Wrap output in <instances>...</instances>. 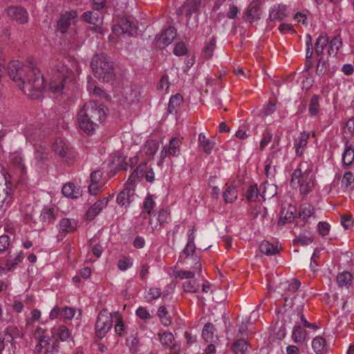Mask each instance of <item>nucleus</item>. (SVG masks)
Masks as SVG:
<instances>
[{"label": "nucleus", "mask_w": 354, "mask_h": 354, "mask_svg": "<svg viewBox=\"0 0 354 354\" xmlns=\"http://www.w3.org/2000/svg\"><path fill=\"white\" fill-rule=\"evenodd\" d=\"M158 149V144L153 140L148 141L145 145V152L147 155L155 154Z\"/></svg>", "instance_id": "680f3d73"}, {"label": "nucleus", "mask_w": 354, "mask_h": 354, "mask_svg": "<svg viewBox=\"0 0 354 354\" xmlns=\"http://www.w3.org/2000/svg\"><path fill=\"white\" fill-rule=\"evenodd\" d=\"M33 339L36 342L34 353L35 354H57L59 351V342L55 339L50 344L51 338L48 332L37 327L33 334Z\"/></svg>", "instance_id": "0eeeda50"}, {"label": "nucleus", "mask_w": 354, "mask_h": 354, "mask_svg": "<svg viewBox=\"0 0 354 354\" xmlns=\"http://www.w3.org/2000/svg\"><path fill=\"white\" fill-rule=\"evenodd\" d=\"M159 340L161 344L171 351L175 349L176 343L173 334L171 332H165L159 334Z\"/></svg>", "instance_id": "cd10ccee"}, {"label": "nucleus", "mask_w": 354, "mask_h": 354, "mask_svg": "<svg viewBox=\"0 0 354 354\" xmlns=\"http://www.w3.org/2000/svg\"><path fill=\"white\" fill-rule=\"evenodd\" d=\"M81 71L78 62L71 58L57 61L48 74V89L56 98L70 101L75 88V73Z\"/></svg>", "instance_id": "f257e3e1"}, {"label": "nucleus", "mask_w": 354, "mask_h": 354, "mask_svg": "<svg viewBox=\"0 0 354 354\" xmlns=\"http://www.w3.org/2000/svg\"><path fill=\"white\" fill-rule=\"evenodd\" d=\"M183 138H172L168 146H165L160 151V158L163 160L165 158L178 157L180 154V147Z\"/></svg>", "instance_id": "ddd939ff"}, {"label": "nucleus", "mask_w": 354, "mask_h": 354, "mask_svg": "<svg viewBox=\"0 0 354 354\" xmlns=\"http://www.w3.org/2000/svg\"><path fill=\"white\" fill-rule=\"evenodd\" d=\"M113 317L105 310L98 315L95 324V333L99 338H103L112 326Z\"/></svg>", "instance_id": "f8f14e48"}, {"label": "nucleus", "mask_w": 354, "mask_h": 354, "mask_svg": "<svg viewBox=\"0 0 354 354\" xmlns=\"http://www.w3.org/2000/svg\"><path fill=\"white\" fill-rule=\"evenodd\" d=\"M277 187L273 184H267L264 183L260 185V196L264 199L266 197L272 198L277 193Z\"/></svg>", "instance_id": "72a5a7b5"}, {"label": "nucleus", "mask_w": 354, "mask_h": 354, "mask_svg": "<svg viewBox=\"0 0 354 354\" xmlns=\"http://www.w3.org/2000/svg\"><path fill=\"white\" fill-rule=\"evenodd\" d=\"M351 274L348 272H343L339 274L337 277V282L339 286H348L351 283Z\"/></svg>", "instance_id": "4d7b16f0"}, {"label": "nucleus", "mask_w": 354, "mask_h": 354, "mask_svg": "<svg viewBox=\"0 0 354 354\" xmlns=\"http://www.w3.org/2000/svg\"><path fill=\"white\" fill-rule=\"evenodd\" d=\"M342 45V38L339 35L335 36L330 41L328 53L329 55H335Z\"/></svg>", "instance_id": "a19ab883"}, {"label": "nucleus", "mask_w": 354, "mask_h": 354, "mask_svg": "<svg viewBox=\"0 0 354 354\" xmlns=\"http://www.w3.org/2000/svg\"><path fill=\"white\" fill-rule=\"evenodd\" d=\"M277 102L274 100H270L264 105L263 112L266 116L272 115L276 110Z\"/></svg>", "instance_id": "69168bd1"}, {"label": "nucleus", "mask_w": 354, "mask_h": 354, "mask_svg": "<svg viewBox=\"0 0 354 354\" xmlns=\"http://www.w3.org/2000/svg\"><path fill=\"white\" fill-rule=\"evenodd\" d=\"M12 337L10 335H0V354L14 353Z\"/></svg>", "instance_id": "393cba45"}, {"label": "nucleus", "mask_w": 354, "mask_h": 354, "mask_svg": "<svg viewBox=\"0 0 354 354\" xmlns=\"http://www.w3.org/2000/svg\"><path fill=\"white\" fill-rule=\"evenodd\" d=\"M259 250L261 253H263L268 256L274 255L279 252L277 246L271 244L268 241H263L260 244Z\"/></svg>", "instance_id": "4c0bfd02"}, {"label": "nucleus", "mask_w": 354, "mask_h": 354, "mask_svg": "<svg viewBox=\"0 0 354 354\" xmlns=\"http://www.w3.org/2000/svg\"><path fill=\"white\" fill-rule=\"evenodd\" d=\"M115 162V160H114ZM116 162H118V166L116 169L118 171L119 170H127L129 167H131L133 165H136L138 162V157L133 156L132 158H122V156H118Z\"/></svg>", "instance_id": "c85d7f7f"}, {"label": "nucleus", "mask_w": 354, "mask_h": 354, "mask_svg": "<svg viewBox=\"0 0 354 354\" xmlns=\"http://www.w3.org/2000/svg\"><path fill=\"white\" fill-rule=\"evenodd\" d=\"M135 194L134 187L129 184L125 185V187L118 194L116 201L121 207L127 208L133 201Z\"/></svg>", "instance_id": "2eb2a0df"}, {"label": "nucleus", "mask_w": 354, "mask_h": 354, "mask_svg": "<svg viewBox=\"0 0 354 354\" xmlns=\"http://www.w3.org/2000/svg\"><path fill=\"white\" fill-rule=\"evenodd\" d=\"M113 35L119 37L120 34L133 37L136 34V27L133 20L129 18H121L112 28Z\"/></svg>", "instance_id": "9b49d317"}, {"label": "nucleus", "mask_w": 354, "mask_h": 354, "mask_svg": "<svg viewBox=\"0 0 354 354\" xmlns=\"http://www.w3.org/2000/svg\"><path fill=\"white\" fill-rule=\"evenodd\" d=\"M328 64L323 58L318 59V64L316 68V73L318 75H323L326 73L328 69Z\"/></svg>", "instance_id": "774afa93"}, {"label": "nucleus", "mask_w": 354, "mask_h": 354, "mask_svg": "<svg viewBox=\"0 0 354 354\" xmlns=\"http://www.w3.org/2000/svg\"><path fill=\"white\" fill-rule=\"evenodd\" d=\"M326 346L325 339L319 336L315 337L312 342V347L315 353H321Z\"/></svg>", "instance_id": "603ef678"}, {"label": "nucleus", "mask_w": 354, "mask_h": 354, "mask_svg": "<svg viewBox=\"0 0 354 354\" xmlns=\"http://www.w3.org/2000/svg\"><path fill=\"white\" fill-rule=\"evenodd\" d=\"M8 73L24 93L32 99L40 96L47 81L32 59L27 60L24 66L18 61L11 62L8 66Z\"/></svg>", "instance_id": "f03ea898"}, {"label": "nucleus", "mask_w": 354, "mask_h": 354, "mask_svg": "<svg viewBox=\"0 0 354 354\" xmlns=\"http://www.w3.org/2000/svg\"><path fill=\"white\" fill-rule=\"evenodd\" d=\"M133 259L130 257H122L118 261V268L121 271H125L133 266Z\"/></svg>", "instance_id": "864d4df0"}, {"label": "nucleus", "mask_w": 354, "mask_h": 354, "mask_svg": "<svg viewBox=\"0 0 354 354\" xmlns=\"http://www.w3.org/2000/svg\"><path fill=\"white\" fill-rule=\"evenodd\" d=\"M138 343H139V339H138V337H136L135 336L131 335L127 338V344L129 347V350H130L131 353H132L133 354H135L136 353L138 352Z\"/></svg>", "instance_id": "e2e57ef3"}, {"label": "nucleus", "mask_w": 354, "mask_h": 354, "mask_svg": "<svg viewBox=\"0 0 354 354\" xmlns=\"http://www.w3.org/2000/svg\"><path fill=\"white\" fill-rule=\"evenodd\" d=\"M8 16L19 24H25L28 21V13L21 7L11 6L7 10Z\"/></svg>", "instance_id": "f3484780"}, {"label": "nucleus", "mask_w": 354, "mask_h": 354, "mask_svg": "<svg viewBox=\"0 0 354 354\" xmlns=\"http://www.w3.org/2000/svg\"><path fill=\"white\" fill-rule=\"evenodd\" d=\"M293 219H294L293 213L292 212L289 213L288 211H286V209H283L281 212V215H280L279 223L281 224H285L287 223L292 222V221Z\"/></svg>", "instance_id": "338daca9"}, {"label": "nucleus", "mask_w": 354, "mask_h": 354, "mask_svg": "<svg viewBox=\"0 0 354 354\" xmlns=\"http://www.w3.org/2000/svg\"><path fill=\"white\" fill-rule=\"evenodd\" d=\"M248 342L244 339H239L234 342L232 351L235 354H245L248 348Z\"/></svg>", "instance_id": "09e8293b"}, {"label": "nucleus", "mask_w": 354, "mask_h": 354, "mask_svg": "<svg viewBox=\"0 0 354 354\" xmlns=\"http://www.w3.org/2000/svg\"><path fill=\"white\" fill-rule=\"evenodd\" d=\"M155 202L152 199V196L151 195H148L143 203V208L145 212H147V214L150 215L153 209L155 207Z\"/></svg>", "instance_id": "0e129e2a"}, {"label": "nucleus", "mask_w": 354, "mask_h": 354, "mask_svg": "<svg viewBox=\"0 0 354 354\" xmlns=\"http://www.w3.org/2000/svg\"><path fill=\"white\" fill-rule=\"evenodd\" d=\"M53 149L62 160L70 163L73 158L71 151L62 138H57L53 143Z\"/></svg>", "instance_id": "4468645a"}, {"label": "nucleus", "mask_w": 354, "mask_h": 354, "mask_svg": "<svg viewBox=\"0 0 354 354\" xmlns=\"http://www.w3.org/2000/svg\"><path fill=\"white\" fill-rule=\"evenodd\" d=\"M147 169V163L142 162L140 163L131 173L129 176L128 180L127 181V184H129L130 186H133L134 187V183L136 180H140L144 175V173Z\"/></svg>", "instance_id": "bb28decb"}, {"label": "nucleus", "mask_w": 354, "mask_h": 354, "mask_svg": "<svg viewBox=\"0 0 354 354\" xmlns=\"http://www.w3.org/2000/svg\"><path fill=\"white\" fill-rule=\"evenodd\" d=\"M260 193L261 192L260 190L259 191L257 185L256 184L252 185L248 187V189L246 191V199L249 202H253L256 200V198L258 197L259 194H260Z\"/></svg>", "instance_id": "5fc2aeb1"}, {"label": "nucleus", "mask_w": 354, "mask_h": 354, "mask_svg": "<svg viewBox=\"0 0 354 354\" xmlns=\"http://www.w3.org/2000/svg\"><path fill=\"white\" fill-rule=\"evenodd\" d=\"M108 199L104 197L102 199L97 201L91 206L86 213V220L91 221L107 205Z\"/></svg>", "instance_id": "aec40b11"}, {"label": "nucleus", "mask_w": 354, "mask_h": 354, "mask_svg": "<svg viewBox=\"0 0 354 354\" xmlns=\"http://www.w3.org/2000/svg\"><path fill=\"white\" fill-rule=\"evenodd\" d=\"M55 216L53 208H44L41 215V221L46 223H50L55 220Z\"/></svg>", "instance_id": "3c124183"}, {"label": "nucleus", "mask_w": 354, "mask_h": 354, "mask_svg": "<svg viewBox=\"0 0 354 354\" xmlns=\"http://www.w3.org/2000/svg\"><path fill=\"white\" fill-rule=\"evenodd\" d=\"M216 145L214 139L207 138L203 133L198 135V146L206 154H210Z\"/></svg>", "instance_id": "b1692460"}, {"label": "nucleus", "mask_w": 354, "mask_h": 354, "mask_svg": "<svg viewBox=\"0 0 354 354\" xmlns=\"http://www.w3.org/2000/svg\"><path fill=\"white\" fill-rule=\"evenodd\" d=\"M2 175L4 179L5 187L0 190V207L6 209L12 203L13 186L17 182V178L11 176L9 171L5 169L2 171Z\"/></svg>", "instance_id": "6e6552de"}, {"label": "nucleus", "mask_w": 354, "mask_h": 354, "mask_svg": "<svg viewBox=\"0 0 354 354\" xmlns=\"http://www.w3.org/2000/svg\"><path fill=\"white\" fill-rule=\"evenodd\" d=\"M53 335L57 336L61 341H68L71 337V334L68 328L64 326H59L57 328H54Z\"/></svg>", "instance_id": "58836bf2"}, {"label": "nucleus", "mask_w": 354, "mask_h": 354, "mask_svg": "<svg viewBox=\"0 0 354 354\" xmlns=\"http://www.w3.org/2000/svg\"><path fill=\"white\" fill-rule=\"evenodd\" d=\"M314 213L313 207L309 204H303L299 208V215L303 220L306 221Z\"/></svg>", "instance_id": "8fccbe9b"}, {"label": "nucleus", "mask_w": 354, "mask_h": 354, "mask_svg": "<svg viewBox=\"0 0 354 354\" xmlns=\"http://www.w3.org/2000/svg\"><path fill=\"white\" fill-rule=\"evenodd\" d=\"M287 16V8L285 5H274L270 9L269 19L270 21H279Z\"/></svg>", "instance_id": "4be33fe9"}, {"label": "nucleus", "mask_w": 354, "mask_h": 354, "mask_svg": "<svg viewBox=\"0 0 354 354\" xmlns=\"http://www.w3.org/2000/svg\"><path fill=\"white\" fill-rule=\"evenodd\" d=\"M223 197L225 203H233L237 198V190L236 187L228 186L225 190Z\"/></svg>", "instance_id": "a18cd8bd"}, {"label": "nucleus", "mask_w": 354, "mask_h": 354, "mask_svg": "<svg viewBox=\"0 0 354 354\" xmlns=\"http://www.w3.org/2000/svg\"><path fill=\"white\" fill-rule=\"evenodd\" d=\"M157 316L160 319L161 324L165 326H169L171 324V318L165 306H161L157 310Z\"/></svg>", "instance_id": "f704fd0d"}, {"label": "nucleus", "mask_w": 354, "mask_h": 354, "mask_svg": "<svg viewBox=\"0 0 354 354\" xmlns=\"http://www.w3.org/2000/svg\"><path fill=\"white\" fill-rule=\"evenodd\" d=\"M176 37V30L172 26H169L162 32L161 34L156 37L157 44L160 46H168Z\"/></svg>", "instance_id": "dca6fc26"}, {"label": "nucleus", "mask_w": 354, "mask_h": 354, "mask_svg": "<svg viewBox=\"0 0 354 354\" xmlns=\"http://www.w3.org/2000/svg\"><path fill=\"white\" fill-rule=\"evenodd\" d=\"M107 111L103 104L95 101L85 103L77 113L79 128L87 135L93 133L99 124L105 120Z\"/></svg>", "instance_id": "7ed1b4c3"}, {"label": "nucleus", "mask_w": 354, "mask_h": 354, "mask_svg": "<svg viewBox=\"0 0 354 354\" xmlns=\"http://www.w3.org/2000/svg\"><path fill=\"white\" fill-rule=\"evenodd\" d=\"M168 215H169V213L167 212V210L163 209H160L158 212V216H157L158 223H156V225H154V226H153L152 220L149 221V223L151 225V227L153 229V228L157 227L158 224L159 225H162V224L167 223Z\"/></svg>", "instance_id": "13d9d810"}, {"label": "nucleus", "mask_w": 354, "mask_h": 354, "mask_svg": "<svg viewBox=\"0 0 354 354\" xmlns=\"http://www.w3.org/2000/svg\"><path fill=\"white\" fill-rule=\"evenodd\" d=\"M310 138V133L308 131L301 132L294 141V147L297 156H302L307 147L308 140Z\"/></svg>", "instance_id": "a211bd4d"}, {"label": "nucleus", "mask_w": 354, "mask_h": 354, "mask_svg": "<svg viewBox=\"0 0 354 354\" xmlns=\"http://www.w3.org/2000/svg\"><path fill=\"white\" fill-rule=\"evenodd\" d=\"M77 12L75 10L66 11L62 13L57 23V31L64 39L75 43L77 39Z\"/></svg>", "instance_id": "39448f33"}, {"label": "nucleus", "mask_w": 354, "mask_h": 354, "mask_svg": "<svg viewBox=\"0 0 354 354\" xmlns=\"http://www.w3.org/2000/svg\"><path fill=\"white\" fill-rule=\"evenodd\" d=\"M161 295V290L158 288H151L145 292V299L148 303L158 299Z\"/></svg>", "instance_id": "6e6d98bb"}, {"label": "nucleus", "mask_w": 354, "mask_h": 354, "mask_svg": "<svg viewBox=\"0 0 354 354\" xmlns=\"http://www.w3.org/2000/svg\"><path fill=\"white\" fill-rule=\"evenodd\" d=\"M82 17L85 21L93 25L97 26L102 23V17L99 10L85 12Z\"/></svg>", "instance_id": "7c9ffc66"}, {"label": "nucleus", "mask_w": 354, "mask_h": 354, "mask_svg": "<svg viewBox=\"0 0 354 354\" xmlns=\"http://www.w3.org/2000/svg\"><path fill=\"white\" fill-rule=\"evenodd\" d=\"M306 330L301 328L300 325L295 326L292 333V339L295 343H301L306 340Z\"/></svg>", "instance_id": "e433bc0d"}, {"label": "nucleus", "mask_w": 354, "mask_h": 354, "mask_svg": "<svg viewBox=\"0 0 354 354\" xmlns=\"http://www.w3.org/2000/svg\"><path fill=\"white\" fill-rule=\"evenodd\" d=\"M199 288L200 285L194 278H192L183 283V288L186 292H196L199 290Z\"/></svg>", "instance_id": "37998d69"}, {"label": "nucleus", "mask_w": 354, "mask_h": 354, "mask_svg": "<svg viewBox=\"0 0 354 354\" xmlns=\"http://www.w3.org/2000/svg\"><path fill=\"white\" fill-rule=\"evenodd\" d=\"M215 328L211 323L206 324L202 330V337L206 342H213Z\"/></svg>", "instance_id": "79ce46f5"}, {"label": "nucleus", "mask_w": 354, "mask_h": 354, "mask_svg": "<svg viewBox=\"0 0 354 354\" xmlns=\"http://www.w3.org/2000/svg\"><path fill=\"white\" fill-rule=\"evenodd\" d=\"M12 162L14 165L15 174H12V171L9 172L11 176L17 178V182L19 180V178L23 177L26 174V167L23 162L21 157L16 156L12 158Z\"/></svg>", "instance_id": "5701e85b"}, {"label": "nucleus", "mask_w": 354, "mask_h": 354, "mask_svg": "<svg viewBox=\"0 0 354 354\" xmlns=\"http://www.w3.org/2000/svg\"><path fill=\"white\" fill-rule=\"evenodd\" d=\"M216 47L215 38L212 37L210 40L205 44L203 50V57L206 59L211 58L213 56L214 51Z\"/></svg>", "instance_id": "c03bdc74"}, {"label": "nucleus", "mask_w": 354, "mask_h": 354, "mask_svg": "<svg viewBox=\"0 0 354 354\" xmlns=\"http://www.w3.org/2000/svg\"><path fill=\"white\" fill-rule=\"evenodd\" d=\"M328 43V38L324 34H321L315 44V51L317 56H321Z\"/></svg>", "instance_id": "473e14b6"}, {"label": "nucleus", "mask_w": 354, "mask_h": 354, "mask_svg": "<svg viewBox=\"0 0 354 354\" xmlns=\"http://www.w3.org/2000/svg\"><path fill=\"white\" fill-rule=\"evenodd\" d=\"M354 161V147L351 145H345L342 154V162L345 166H350Z\"/></svg>", "instance_id": "2f4dec72"}, {"label": "nucleus", "mask_w": 354, "mask_h": 354, "mask_svg": "<svg viewBox=\"0 0 354 354\" xmlns=\"http://www.w3.org/2000/svg\"><path fill=\"white\" fill-rule=\"evenodd\" d=\"M313 167L311 162L303 160L292 174L291 186L298 187L303 196H307L315 187V176Z\"/></svg>", "instance_id": "20e7f679"}, {"label": "nucleus", "mask_w": 354, "mask_h": 354, "mask_svg": "<svg viewBox=\"0 0 354 354\" xmlns=\"http://www.w3.org/2000/svg\"><path fill=\"white\" fill-rule=\"evenodd\" d=\"M169 86L170 82L169 81L168 75H163L157 85V89L160 91H165V93H168Z\"/></svg>", "instance_id": "bf43d9fd"}, {"label": "nucleus", "mask_w": 354, "mask_h": 354, "mask_svg": "<svg viewBox=\"0 0 354 354\" xmlns=\"http://www.w3.org/2000/svg\"><path fill=\"white\" fill-rule=\"evenodd\" d=\"M24 135L27 141L34 145H36L37 142L41 141L44 137V136L41 135L40 129L33 125L28 126L26 128Z\"/></svg>", "instance_id": "6ab92c4d"}, {"label": "nucleus", "mask_w": 354, "mask_h": 354, "mask_svg": "<svg viewBox=\"0 0 354 354\" xmlns=\"http://www.w3.org/2000/svg\"><path fill=\"white\" fill-rule=\"evenodd\" d=\"M143 88L140 86H131L126 87L122 95L120 103L124 105H131L138 103L142 97Z\"/></svg>", "instance_id": "9d476101"}, {"label": "nucleus", "mask_w": 354, "mask_h": 354, "mask_svg": "<svg viewBox=\"0 0 354 354\" xmlns=\"http://www.w3.org/2000/svg\"><path fill=\"white\" fill-rule=\"evenodd\" d=\"M260 8L257 2H252L247 10V17L250 21L257 20L260 17Z\"/></svg>", "instance_id": "ea45409f"}, {"label": "nucleus", "mask_w": 354, "mask_h": 354, "mask_svg": "<svg viewBox=\"0 0 354 354\" xmlns=\"http://www.w3.org/2000/svg\"><path fill=\"white\" fill-rule=\"evenodd\" d=\"M77 227V221L74 218H64L59 221V230L62 232L71 233Z\"/></svg>", "instance_id": "a878e982"}, {"label": "nucleus", "mask_w": 354, "mask_h": 354, "mask_svg": "<svg viewBox=\"0 0 354 354\" xmlns=\"http://www.w3.org/2000/svg\"><path fill=\"white\" fill-rule=\"evenodd\" d=\"M191 260V268L196 272H200L201 271V263L200 262V257L196 254V245L195 243H187L185 248L178 257V262L183 264H188V261Z\"/></svg>", "instance_id": "1a4fd4ad"}, {"label": "nucleus", "mask_w": 354, "mask_h": 354, "mask_svg": "<svg viewBox=\"0 0 354 354\" xmlns=\"http://www.w3.org/2000/svg\"><path fill=\"white\" fill-rule=\"evenodd\" d=\"M201 4V0H186L183 3L185 8V15L190 17L193 14L196 13Z\"/></svg>", "instance_id": "c756f323"}, {"label": "nucleus", "mask_w": 354, "mask_h": 354, "mask_svg": "<svg viewBox=\"0 0 354 354\" xmlns=\"http://www.w3.org/2000/svg\"><path fill=\"white\" fill-rule=\"evenodd\" d=\"M182 102L183 97L180 94H176L171 96L168 104V112L171 114L176 113L177 108L180 105Z\"/></svg>", "instance_id": "c9c22d12"}, {"label": "nucleus", "mask_w": 354, "mask_h": 354, "mask_svg": "<svg viewBox=\"0 0 354 354\" xmlns=\"http://www.w3.org/2000/svg\"><path fill=\"white\" fill-rule=\"evenodd\" d=\"M91 68L95 77L109 82L113 79V62L104 54L95 55L91 62Z\"/></svg>", "instance_id": "423d86ee"}, {"label": "nucleus", "mask_w": 354, "mask_h": 354, "mask_svg": "<svg viewBox=\"0 0 354 354\" xmlns=\"http://www.w3.org/2000/svg\"><path fill=\"white\" fill-rule=\"evenodd\" d=\"M319 99L320 97L317 95L315 94L312 96L308 107V111L311 115H315L319 111Z\"/></svg>", "instance_id": "de8ad7c7"}, {"label": "nucleus", "mask_w": 354, "mask_h": 354, "mask_svg": "<svg viewBox=\"0 0 354 354\" xmlns=\"http://www.w3.org/2000/svg\"><path fill=\"white\" fill-rule=\"evenodd\" d=\"M62 193L66 197L77 198L79 195L78 189H75V186L72 183L65 184L62 188Z\"/></svg>", "instance_id": "49530a36"}, {"label": "nucleus", "mask_w": 354, "mask_h": 354, "mask_svg": "<svg viewBox=\"0 0 354 354\" xmlns=\"http://www.w3.org/2000/svg\"><path fill=\"white\" fill-rule=\"evenodd\" d=\"M281 288L285 291V300L287 301L288 297H290L291 295H293L301 286L300 281L295 279L292 278L286 282L281 283Z\"/></svg>", "instance_id": "412c9836"}, {"label": "nucleus", "mask_w": 354, "mask_h": 354, "mask_svg": "<svg viewBox=\"0 0 354 354\" xmlns=\"http://www.w3.org/2000/svg\"><path fill=\"white\" fill-rule=\"evenodd\" d=\"M174 276L179 279H187L189 280L192 278L195 277L194 272L187 271V270H176L174 272Z\"/></svg>", "instance_id": "052dcab7"}]
</instances>
